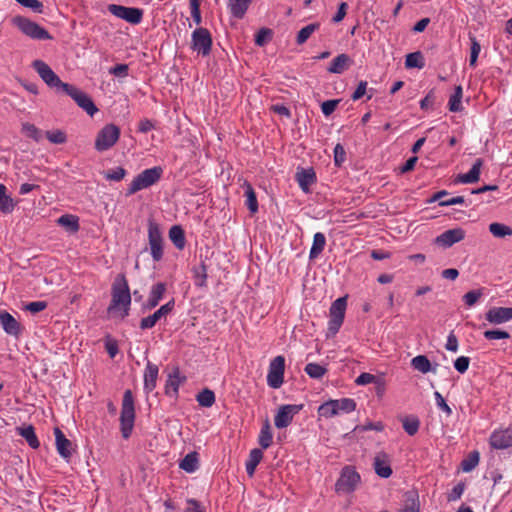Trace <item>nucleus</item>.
I'll return each mask as SVG.
<instances>
[{"instance_id":"1","label":"nucleus","mask_w":512,"mask_h":512,"mask_svg":"<svg viewBox=\"0 0 512 512\" xmlns=\"http://www.w3.org/2000/svg\"><path fill=\"white\" fill-rule=\"evenodd\" d=\"M131 295L123 275L118 276L112 285V300L107 309L109 314H117L121 319L129 315Z\"/></svg>"},{"instance_id":"2","label":"nucleus","mask_w":512,"mask_h":512,"mask_svg":"<svg viewBox=\"0 0 512 512\" xmlns=\"http://www.w3.org/2000/svg\"><path fill=\"white\" fill-rule=\"evenodd\" d=\"M135 416L134 397L132 391L128 389L123 394L120 413V430L124 439H128L132 434Z\"/></svg>"},{"instance_id":"3","label":"nucleus","mask_w":512,"mask_h":512,"mask_svg":"<svg viewBox=\"0 0 512 512\" xmlns=\"http://www.w3.org/2000/svg\"><path fill=\"white\" fill-rule=\"evenodd\" d=\"M356 409V402L351 398H341L336 400H329L324 402L318 407L319 417L326 419L338 416L340 414H348Z\"/></svg>"},{"instance_id":"4","label":"nucleus","mask_w":512,"mask_h":512,"mask_svg":"<svg viewBox=\"0 0 512 512\" xmlns=\"http://www.w3.org/2000/svg\"><path fill=\"white\" fill-rule=\"evenodd\" d=\"M360 483L361 476L356 468L351 465H346L341 469L334 489L337 494H352Z\"/></svg>"},{"instance_id":"5","label":"nucleus","mask_w":512,"mask_h":512,"mask_svg":"<svg viewBox=\"0 0 512 512\" xmlns=\"http://www.w3.org/2000/svg\"><path fill=\"white\" fill-rule=\"evenodd\" d=\"M163 174V169L160 166L145 169L139 173L130 183L126 195L130 196L140 190L147 189L157 183Z\"/></svg>"},{"instance_id":"6","label":"nucleus","mask_w":512,"mask_h":512,"mask_svg":"<svg viewBox=\"0 0 512 512\" xmlns=\"http://www.w3.org/2000/svg\"><path fill=\"white\" fill-rule=\"evenodd\" d=\"M12 23L26 36L34 40H50L52 36L49 32L37 24L36 22L22 17L15 16L12 19Z\"/></svg>"},{"instance_id":"7","label":"nucleus","mask_w":512,"mask_h":512,"mask_svg":"<svg viewBox=\"0 0 512 512\" xmlns=\"http://www.w3.org/2000/svg\"><path fill=\"white\" fill-rule=\"evenodd\" d=\"M120 137V129L114 124L105 125L97 134L95 149L104 152L112 148Z\"/></svg>"},{"instance_id":"8","label":"nucleus","mask_w":512,"mask_h":512,"mask_svg":"<svg viewBox=\"0 0 512 512\" xmlns=\"http://www.w3.org/2000/svg\"><path fill=\"white\" fill-rule=\"evenodd\" d=\"M148 241L150 246V254L155 262H159L163 258V233L160 226L153 220L148 222Z\"/></svg>"},{"instance_id":"9","label":"nucleus","mask_w":512,"mask_h":512,"mask_svg":"<svg viewBox=\"0 0 512 512\" xmlns=\"http://www.w3.org/2000/svg\"><path fill=\"white\" fill-rule=\"evenodd\" d=\"M212 36L208 29L199 27L192 32L191 48L193 51L208 56L211 52Z\"/></svg>"},{"instance_id":"10","label":"nucleus","mask_w":512,"mask_h":512,"mask_svg":"<svg viewBox=\"0 0 512 512\" xmlns=\"http://www.w3.org/2000/svg\"><path fill=\"white\" fill-rule=\"evenodd\" d=\"M284 371V356L278 355L270 361L267 373V384L270 388L278 389L282 386L284 382Z\"/></svg>"},{"instance_id":"11","label":"nucleus","mask_w":512,"mask_h":512,"mask_svg":"<svg viewBox=\"0 0 512 512\" xmlns=\"http://www.w3.org/2000/svg\"><path fill=\"white\" fill-rule=\"evenodd\" d=\"M108 11L115 17L125 20L126 22L137 25L142 21L143 10L136 7H126L117 4H110Z\"/></svg>"},{"instance_id":"12","label":"nucleus","mask_w":512,"mask_h":512,"mask_svg":"<svg viewBox=\"0 0 512 512\" xmlns=\"http://www.w3.org/2000/svg\"><path fill=\"white\" fill-rule=\"evenodd\" d=\"M303 408V404H286L280 406L274 417L276 428L283 429L288 427L292 423L294 416Z\"/></svg>"},{"instance_id":"13","label":"nucleus","mask_w":512,"mask_h":512,"mask_svg":"<svg viewBox=\"0 0 512 512\" xmlns=\"http://www.w3.org/2000/svg\"><path fill=\"white\" fill-rule=\"evenodd\" d=\"M32 67L38 73L40 78L46 83L50 88H54L56 90H60L63 82L58 77V75L50 68V66L42 60H35L32 63Z\"/></svg>"},{"instance_id":"14","label":"nucleus","mask_w":512,"mask_h":512,"mask_svg":"<svg viewBox=\"0 0 512 512\" xmlns=\"http://www.w3.org/2000/svg\"><path fill=\"white\" fill-rule=\"evenodd\" d=\"M464 238L465 231L462 228L457 227L444 231L435 238L434 242L436 245L447 249L462 241Z\"/></svg>"},{"instance_id":"15","label":"nucleus","mask_w":512,"mask_h":512,"mask_svg":"<svg viewBox=\"0 0 512 512\" xmlns=\"http://www.w3.org/2000/svg\"><path fill=\"white\" fill-rule=\"evenodd\" d=\"M489 444L497 450L507 449L512 446V428L494 430L489 438Z\"/></svg>"},{"instance_id":"16","label":"nucleus","mask_w":512,"mask_h":512,"mask_svg":"<svg viewBox=\"0 0 512 512\" xmlns=\"http://www.w3.org/2000/svg\"><path fill=\"white\" fill-rule=\"evenodd\" d=\"M485 320L491 325H500L512 320V307H491L485 313Z\"/></svg>"},{"instance_id":"17","label":"nucleus","mask_w":512,"mask_h":512,"mask_svg":"<svg viewBox=\"0 0 512 512\" xmlns=\"http://www.w3.org/2000/svg\"><path fill=\"white\" fill-rule=\"evenodd\" d=\"M174 305H175V302H174V299H172L169 302H167L166 304L162 305L153 314L142 318L140 321V328L142 330L153 328L162 317L167 316L173 310Z\"/></svg>"},{"instance_id":"18","label":"nucleus","mask_w":512,"mask_h":512,"mask_svg":"<svg viewBox=\"0 0 512 512\" xmlns=\"http://www.w3.org/2000/svg\"><path fill=\"white\" fill-rule=\"evenodd\" d=\"M375 473L381 478H389L393 471L390 464V457L384 451L378 452L373 460Z\"/></svg>"},{"instance_id":"19","label":"nucleus","mask_w":512,"mask_h":512,"mask_svg":"<svg viewBox=\"0 0 512 512\" xmlns=\"http://www.w3.org/2000/svg\"><path fill=\"white\" fill-rule=\"evenodd\" d=\"M0 325L4 332L10 336L18 337L21 333L20 323L6 310L0 311Z\"/></svg>"},{"instance_id":"20","label":"nucleus","mask_w":512,"mask_h":512,"mask_svg":"<svg viewBox=\"0 0 512 512\" xmlns=\"http://www.w3.org/2000/svg\"><path fill=\"white\" fill-rule=\"evenodd\" d=\"M159 368L156 364L147 361L143 375V389L148 394L156 388Z\"/></svg>"},{"instance_id":"21","label":"nucleus","mask_w":512,"mask_h":512,"mask_svg":"<svg viewBox=\"0 0 512 512\" xmlns=\"http://www.w3.org/2000/svg\"><path fill=\"white\" fill-rule=\"evenodd\" d=\"M55 444L58 454L66 460H69L73 454L72 443L65 437L59 428L54 429Z\"/></svg>"},{"instance_id":"22","label":"nucleus","mask_w":512,"mask_h":512,"mask_svg":"<svg viewBox=\"0 0 512 512\" xmlns=\"http://www.w3.org/2000/svg\"><path fill=\"white\" fill-rule=\"evenodd\" d=\"M482 166L483 160L481 158L476 159L471 169L467 173L458 175L457 181L463 184H471L477 182L480 178Z\"/></svg>"},{"instance_id":"23","label":"nucleus","mask_w":512,"mask_h":512,"mask_svg":"<svg viewBox=\"0 0 512 512\" xmlns=\"http://www.w3.org/2000/svg\"><path fill=\"white\" fill-rule=\"evenodd\" d=\"M353 64V60L345 53L336 56L327 68L329 73L342 74Z\"/></svg>"},{"instance_id":"24","label":"nucleus","mask_w":512,"mask_h":512,"mask_svg":"<svg viewBox=\"0 0 512 512\" xmlns=\"http://www.w3.org/2000/svg\"><path fill=\"white\" fill-rule=\"evenodd\" d=\"M296 180L303 192H309L310 186L316 182V174L312 168L301 169L296 173Z\"/></svg>"},{"instance_id":"25","label":"nucleus","mask_w":512,"mask_h":512,"mask_svg":"<svg viewBox=\"0 0 512 512\" xmlns=\"http://www.w3.org/2000/svg\"><path fill=\"white\" fill-rule=\"evenodd\" d=\"M253 0H228L227 6L232 17L242 19Z\"/></svg>"},{"instance_id":"26","label":"nucleus","mask_w":512,"mask_h":512,"mask_svg":"<svg viewBox=\"0 0 512 512\" xmlns=\"http://www.w3.org/2000/svg\"><path fill=\"white\" fill-rule=\"evenodd\" d=\"M166 291V285L162 282L156 283L151 287L149 297L147 300V307L149 309L155 308L160 300L163 298Z\"/></svg>"},{"instance_id":"27","label":"nucleus","mask_w":512,"mask_h":512,"mask_svg":"<svg viewBox=\"0 0 512 512\" xmlns=\"http://www.w3.org/2000/svg\"><path fill=\"white\" fill-rule=\"evenodd\" d=\"M448 195V192L445 190L438 191L435 193L432 198L430 199V202L439 201L440 206H452L457 204H463L464 203V197L462 196H456V197H448V199H443Z\"/></svg>"},{"instance_id":"28","label":"nucleus","mask_w":512,"mask_h":512,"mask_svg":"<svg viewBox=\"0 0 512 512\" xmlns=\"http://www.w3.org/2000/svg\"><path fill=\"white\" fill-rule=\"evenodd\" d=\"M400 512H420V501L416 491H409L405 494L404 505Z\"/></svg>"},{"instance_id":"29","label":"nucleus","mask_w":512,"mask_h":512,"mask_svg":"<svg viewBox=\"0 0 512 512\" xmlns=\"http://www.w3.org/2000/svg\"><path fill=\"white\" fill-rule=\"evenodd\" d=\"M326 245V237L323 233L317 232L313 236V243L309 252V259H316L324 250Z\"/></svg>"},{"instance_id":"30","label":"nucleus","mask_w":512,"mask_h":512,"mask_svg":"<svg viewBox=\"0 0 512 512\" xmlns=\"http://www.w3.org/2000/svg\"><path fill=\"white\" fill-rule=\"evenodd\" d=\"M263 458V452L261 449L254 448L250 451L249 458L245 463L247 474L252 477L255 473L256 467Z\"/></svg>"},{"instance_id":"31","label":"nucleus","mask_w":512,"mask_h":512,"mask_svg":"<svg viewBox=\"0 0 512 512\" xmlns=\"http://www.w3.org/2000/svg\"><path fill=\"white\" fill-rule=\"evenodd\" d=\"M169 239L177 249L182 250L185 247V233L180 225H174L170 228Z\"/></svg>"},{"instance_id":"32","label":"nucleus","mask_w":512,"mask_h":512,"mask_svg":"<svg viewBox=\"0 0 512 512\" xmlns=\"http://www.w3.org/2000/svg\"><path fill=\"white\" fill-rule=\"evenodd\" d=\"M180 386V371L175 368L172 373L169 374L165 385V392L167 395L176 396Z\"/></svg>"},{"instance_id":"33","label":"nucleus","mask_w":512,"mask_h":512,"mask_svg":"<svg viewBox=\"0 0 512 512\" xmlns=\"http://www.w3.org/2000/svg\"><path fill=\"white\" fill-rule=\"evenodd\" d=\"M56 222L71 233H76L80 228L79 218L73 214H64L60 216Z\"/></svg>"},{"instance_id":"34","label":"nucleus","mask_w":512,"mask_h":512,"mask_svg":"<svg viewBox=\"0 0 512 512\" xmlns=\"http://www.w3.org/2000/svg\"><path fill=\"white\" fill-rule=\"evenodd\" d=\"M346 306V297L337 298L330 306L329 316L344 321Z\"/></svg>"},{"instance_id":"35","label":"nucleus","mask_w":512,"mask_h":512,"mask_svg":"<svg viewBox=\"0 0 512 512\" xmlns=\"http://www.w3.org/2000/svg\"><path fill=\"white\" fill-rule=\"evenodd\" d=\"M15 208V203L11 196L7 193V188L0 183V211L5 214L11 213Z\"/></svg>"},{"instance_id":"36","label":"nucleus","mask_w":512,"mask_h":512,"mask_svg":"<svg viewBox=\"0 0 512 512\" xmlns=\"http://www.w3.org/2000/svg\"><path fill=\"white\" fill-rule=\"evenodd\" d=\"M243 187L245 189L246 201L245 204L251 213H256L258 211V201L256 197V193L252 187V185L248 181H244Z\"/></svg>"},{"instance_id":"37","label":"nucleus","mask_w":512,"mask_h":512,"mask_svg":"<svg viewBox=\"0 0 512 512\" xmlns=\"http://www.w3.org/2000/svg\"><path fill=\"white\" fill-rule=\"evenodd\" d=\"M17 431L18 434L27 441L28 445L31 448L37 449L40 446V442L35 434V430L32 425L26 427H19L17 428Z\"/></svg>"},{"instance_id":"38","label":"nucleus","mask_w":512,"mask_h":512,"mask_svg":"<svg viewBox=\"0 0 512 512\" xmlns=\"http://www.w3.org/2000/svg\"><path fill=\"white\" fill-rule=\"evenodd\" d=\"M179 467L187 473L195 472L199 467L198 454L188 453L179 463Z\"/></svg>"},{"instance_id":"39","label":"nucleus","mask_w":512,"mask_h":512,"mask_svg":"<svg viewBox=\"0 0 512 512\" xmlns=\"http://www.w3.org/2000/svg\"><path fill=\"white\" fill-rule=\"evenodd\" d=\"M74 101L89 116H93L95 113L98 112V108L96 107L92 99L88 96V94H86L85 92H82L80 96L76 97Z\"/></svg>"},{"instance_id":"40","label":"nucleus","mask_w":512,"mask_h":512,"mask_svg":"<svg viewBox=\"0 0 512 512\" xmlns=\"http://www.w3.org/2000/svg\"><path fill=\"white\" fill-rule=\"evenodd\" d=\"M21 132L28 138L32 139L33 141L39 143L42 141L43 136L45 133L36 127L34 124H31L29 122H24L21 125Z\"/></svg>"},{"instance_id":"41","label":"nucleus","mask_w":512,"mask_h":512,"mask_svg":"<svg viewBox=\"0 0 512 512\" xmlns=\"http://www.w3.org/2000/svg\"><path fill=\"white\" fill-rule=\"evenodd\" d=\"M411 366L413 369L426 374L430 371L435 372V369H432L431 362L425 355H417L411 360Z\"/></svg>"},{"instance_id":"42","label":"nucleus","mask_w":512,"mask_h":512,"mask_svg":"<svg viewBox=\"0 0 512 512\" xmlns=\"http://www.w3.org/2000/svg\"><path fill=\"white\" fill-rule=\"evenodd\" d=\"M463 89L461 85H457L454 93L450 96L448 101L449 110L451 112H459L463 109L462 106Z\"/></svg>"},{"instance_id":"43","label":"nucleus","mask_w":512,"mask_h":512,"mask_svg":"<svg viewBox=\"0 0 512 512\" xmlns=\"http://www.w3.org/2000/svg\"><path fill=\"white\" fill-rule=\"evenodd\" d=\"M196 400L202 407H212L216 401L215 393L212 390L205 388L197 394Z\"/></svg>"},{"instance_id":"44","label":"nucleus","mask_w":512,"mask_h":512,"mask_svg":"<svg viewBox=\"0 0 512 512\" xmlns=\"http://www.w3.org/2000/svg\"><path fill=\"white\" fill-rule=\"evenodd\" d=\"M320 27V24L319 23H311V24H308L306 25L305 27L301 28L298 33H297V37H296V43L298 45H302L304 44L309 38L310 36L316 31L318 30Z\"/></svg>"},{"instance_id":"45","label":"nucleus","mask_w":512,"mask_h":512,"mask_svg":"<svg viewBox=\"0 0 512 512\" xmlns=\"http://www.w3.org/2000/svg\"><path fill=\"white\" fill-rule=\"evenodd\" d=\"M406 68L422 69L425 66L423 55L420 51L412 52L406 55L405 58Z\"/></svg>"},{"instance_id":"46","label":"nucleus","mask_w":512,"mask_h":512,"mask_svg":"<svg viewBox=\"0 0 512 512\" xmlns=\"http://www.w3.org/2000/svg\"><path fill=\"white\" fill-rule=\"evenodd\" d=\"M489 232L497 238H504L512 235V228L508 225L494 222L489 225Z\"/></svg>"},{"instance_id":"47","label":"nucleus","mask_w":512,"mask_h":512,"mask_svg":"<svg viewBox=\"0 0 512 512\" xmlns=\"http://www.w3.org/2000/svg\"><path fill=\"white\" fill-rule=\"evenodd\" d=\"M468 37H469L470 44H471L469 65L471 67H475L476 63H477L478 56L481 52V45L473 34L469 33Z\"/></svg>"},{"instance_id":"48","label":"nucleus","mask_w":512,"mask_h":512,"mask_svg":"<svg viewBox=\"0 0 512 512\" xmlns=\"http://www.w3.org/2000/svg\"><path fill=\"white\" fill-rule=\"evenodd\" d=\"M403 429L409 436L415 435L420 427V421L416 416H407L402 420Z\"/></svg>"},{"instance_id":"49","label":"nucleus","mask_w":512,"mask_h":512,"mask_svg":"<svg viewBox=\"0 0 512 512\" xmlns=\"http://www.w3.org/2000/svg\"><path fill=\"white\" fill-rule=\"evenodd\" d=\"M273 435L269 423L262 426L258 437L259 445L262 449H267L272 444Z\"/></svg>"},{"instance_id":"50","label":"nucleus","mask_w":512,"mask_h":512,"mask_svg":"<svg viewBox=\"0 0 512 512\" xmlns=\"http://www.w3.org/2000/svg\"><path fill=\"white\" fill-rule=\"evenodd\" d=\"M304 370H305L306 374L310 378H313V379H320L327 372V369L324 366H322V365H320L318 363H313V362L308 363L305 366Z\"/></svg>"},{"instance_id":"51","label":"nucleus","mask_w":512,"mask_h":512,"mask_svg":"<svg viewBox=\"0 0 512 512\" xmlns=\"http://www.w3.org/2000/svg\"><path fill=\"white\" fill-rule=\"evenodd\" d=\"M45 137L52 144H64L67 141L66 133L60 129L46 131Z\"/></svg>"},{"instance_id":"52","label":"nucleus","mask_w":512,"mask_h":512,"mask_svg":"<svg viewBox=\"0 0 512 512\" xmlns=\"http://www.w3.org/2000/svg\"><path fill=\"white\" fill-rule=\"evenodd\" d=\"M194 282L198 287H205L207 280L206 265L202 263L199 267L193 269Z\"/></svg>"},{"instance_id":"53","label":"nucleus","mask_w":512,"mask_h":512,"mask_svg":"<svg viewBox=\"0 0 512 512\" xmlns=\"http://www.w3.org/2000/svg\"><path fill=\"white\" fill-rule=\"evenodd\" d=\"M483 336L486 340H499V339H509L510 334L505 330L500 329H489L483 332Z\"/></svg>"},{"instance_id":"54","label":"nucleus","mask_w":512,"mask_h":512,"mask_svg":"<svg viewBox=\"0 0 512 512\" xmlns=\"http://www.w3.org/2000/svg\"><path fill=\"white\" fill-rule=\"evenodd\" d=\"M482 296H483V292L481 289L471 290V291L467 292L466 294H464L463 301H464L465 305H467L468 307H472L476 304V302Z\"/></svg>"},{"instance_id":"55","label":"nucleus","mask_w":512,"mask_h":512,"mask_svg":"<svg viewBox=\"0 0 512 512\" xmlns=\"http://www.w3.org/2000/svg\"><path fill=\"white\" fill-rule=\"evenodd\" d=\"M200 3L201 0H189L191 17L197 25L201 24L202 22Z\"/></svg>"},{"instance_id":"56","label":"nucleus","mask_w":512,"mask_h":512,"mask_svg":"<svg viewBox=\"0 0 512 512\" xmlns=\"http://www.w3.org/2000/svg\"><path fill=\"white\" fill-rule=\"evenodd\" d=\"M272 31L268 28H261L255 36V44L262 47L271 39Z\"/></svg>"},{"instance_id":"57","label":"nucleus","mask_w":512,"mask_h":512,"mask_svg":"<svg viewBox=\"0 0 512 512\" xmlns=\"http://www.w3.org/2000/svg\"><path fill=\"white\" fill-rule=\"evenodd\" d=\"M20 5L31 9L35 13H42L43 12V3L39 0H15Z\"/></svg>"},{"instance_id":"58","label":"nucleus","mask_w":512,"mask_h":512,"mask_svg":"<svg viewBox=\"0 0 512 512\" xmlns=\"http://www.w3.org/2000/svg\"><path fill=\"white\" fill-rule=\"evenodd\" d=\"M434 398H435L436 406L440 410H442L447 416H450L452 414V409L446 403V401H445L444 397L441 395V393L438 391H435Z\"/></svg>"},{"instance_id":"59","label":"nucleus","mask_w":512,"mask_h":512,"mask_svg":"<svg viewBox=\"0 0 512 512\" xmlns=\"http://www.w3.org/2000/svg\"><path fill=\"white\" fill-rule=\"evenodd\" d=\"M126 175V170L122 167H116L112 170H109L105 174V178L110 181H120L122 180Z\"/></svg>"},{"instance_id":"60","label":"nucleus","mask_w":512,"mask_h":512,"mask_svg":"<svg viewBox=\"0 0 512 512\" xmlns=\"http://www.w3.org/2000/svg\"><path fill=\"white\" fill-rule=\"evenodd\" d=\"M342 324L343 320L330 317L328 321L327 337L335 336L341 328Z\"/></svg>"},{"instance_id":"61","label":"nucleus","mask_w":512,"mask_h":512,"mask_svg":"<svg viewBox=\"0 0 512 512\" xmlns=\"http://www.w3.org/2000/svg\"><path fill=\"white\" fill-rule=\"evenodd\" d=\"M339 102H340V99H332V100L324 101L321 104V111H322V113L326 117L330 116L335 111V109L338 106Z\"/></svg>"},{"instance_id":"62","label":"nucleus","mask_w":512,"mask_h":512,"mask_svg":"<svg viewBox=\"0 0 512 512\" xmlns=\"http://www.w3.org/2000/svg\"><path fill=\"white\" fill-rule=\"evenodd\" d=\"M479 462V455L477 452H474L470 455L468 459L463 460L462 462V469L465 472H470L475 468V466Z\"/></svg>"},{"instance_id":"63","label":"nucleus","mask_w":512,"mask_h":512,"mask_svg":"<svg viewBox=\"0 0 512 512\" xmlns=\"http://www.w3.org/2000/svg\"><path fill=\"white\" fill-rule=\"evenodd\" d=\"M46 307L47 303L45 301H33L27 303L24 307V310L29 311L32 314H36L46 309Z\"/></svg>"},{"instance_id":"64","label":"nucleus","mask_w":512,"mask_h":512,"mask_svg":"<svg viewBox=\"0 0 512 512\" xmlns=\"http://www.w3.org/2000/svg\"><path fill=\"white\" fill-rule=\"evenodd\" d=\"M470 363L469 357L460 356L454 361V368L461 374L468 370Z\"/></svg>"}]
</instances>
